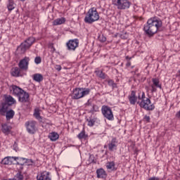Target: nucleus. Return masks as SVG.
Here are the masks:
<instances>
[{
	"label": "nucleus",
	"mask_w": 180,
	"mask_h": 180,
	"mask_svg": "<svg viewBox=\"0 0 180 180\" xmlns=\"http://www.w3.org/2000/svg\"><path fill=\"white\" fill-rule=\"evenodd\" d=\"M162 26V21L158 17H153L148 20L146 24L144 25L143 31L149 37L154 36L158 29Z\"/></svg>",
	"instance_id": "obj_1"
},
{
	"label": "nucleus",
	"mask_w": 180,
	"mask_h": 180,
	"mask_svg": "<svg viewBox=\"0 0 180 180\" xmlns=\"http://www.w3.org/2000/svg\"><path fill=\"white\" fill-rule=\"evenodd\" d=\"M97 20H99V13H98L96 8L93 7L87 12L84 18V22L89 25H92L94 22H96Z\"/></svg>",
	"instance_id": "obj_2"
},
{
	"label": "nucleus",
	"mask_w": 180,
	"mask_h": 180,
	"mask_svg": "<svg viewBox=\"0 0 180 180\" xmlns=\"http://www.w3.org/2000/svg\"><path fill=\"white\" fill-rule=\"evenodd\" d=\"M141 97V101L137 102L141 108H143L145 110H154V109H155V105L151 104V100L148 98H146V93L142 92Z\"/></svg>",
	"instance_id": "obj_3"
},
{
	"label": "nucleus",
	"mask_w": 180,
	"mask_h": 180,
	"mask_svg": "<svg viewBox=\"0 0 180 180\" xmlns=\"http://www.w3.org/2000/svg\"><path fill=\"white\" fill-rule=\"evenodd\" d=\"M36 41L33 37H30L24 41L18 48L17 51L18 54H25L26 50L30 49V46Z\"/></svg>",
	"instance_id": "obj_4"
},
{
	"label": "nucleus",
	"mask_w": 180,
	"mask_h": 180,
	"mask_svg": "<svg viewBox=\"0 0 180 180\" xmlns=\"http://www.w3.org/2000/svg\"><path fill=\"white\" fill-rule=\"evenodd\" d=\"M91 92V89L86 88H75L72 91V94H71L72 99H81V98H84V96H86V95H89Z\"/></svg>",
	"instance_id": "obj_5"
},
{
	"label": "nucleus",
	"mask_w": 180,
	"mask_h": 180,
	"mask_svg": "<svg viewBox=\"0 0 180 180\" xmlns=\"http://www.w3.org/2000/svg\"><path fill=\"white\" fill-rule=\"evenodd\" d=\"M112 4L117 6V9L124 10L130 8L131 2L129 0H112Z\"/></svg>",
	"instance_id": "obj_6"
},
{
	"label": "nucleus",
	"mask_w": 180,
	"mask_h": 180,
	"mask_svg": "<svg viewBox=\"0 0 180 180\" xmlns=\"http://www.w3.org/2000/svg\"><path fill=\"white\" fill-rule=\"evenodd\" d=\"M101 112L105 119L108 120H113L115 117H113V112L110 107L108 105H103L101 108Z\"/></svg>",
	"instance_id": "obj_7"
},
{
	"label": "nucleus",
	"mask_w": 180,
	"mask_h": 180,
	"mask_svg": "<svg viewBox=\"0 0 180 180\" xmlns=\"http://www.w3.org/2000/svg\"><path fill=\"white\" fill-rule=\"evenodd\" d=\"M79 44L78 39H70L66 43V47L69 51H75Z\"/></svg>",
	"instance_id": "obj_8"
},
{
	"label": "nucleus",
	"mask_w": 180,
	"mask_h": 180,
	"mask_svg": "<svg viewBox=\"0 0 180 180\" xmlns=\"http://www.w3.org/2000/svg\"><path fill=\"white\" fill-rule=\"evenodd\" d=\"M29 61H30V58L27 56L24 57L18 63L19 68L22 71H27L29 69Z\"/></svg>",
	"instance_id": "obj_9"
},
{
	"label": "nucleus",
	"mask_w": 180,
	"mask_h": 180,
	"mask_svg": "<svg viewBox=\"0 0 180 180\" xmlns=\"http://www.w3.org/2000/svg\"><path fill=\"white\" fill-rule=\"evenodd\" d=\"M27 131L30 134H34L36 133V122L28 121L25 123Z\"/></svg>",
	"instance_id": "obj_10"
},
{
	"label": "nucleus",
	"mask_w": 180,
	"mask_h": 180,
	"mask_svg": "<svg viewBox=\"0 0 180 180\" xmlns=\"http://www.w3.org/2000/svg\"><path fill=\"white\" fill-rule=\"evenodd\" d=\"M29 93L25 91V90H22L21 93H20V95L17 96L18 98L19 102H21L22 103H26V102H29Z\"/></svg>",
	"instance_id": "obj_11"
},
{
	"label": "nucleus",
	"mask_w": 180,
	"mask_h": 180,
	"mask_svg": "<svg viewBox=\"0 0 180 180\" xmlns=\"http://www.w3.org/2000/svg\"><path fill=\"white\" fill-rule=\"evenodd\" d=\"M11 92H13L14 96H19L21 92H23V89L16 85H12L10 88Z\"/></svg>",
	"instance_id": "obj_12"
},
{
	"label": "nucleus",
	"mask_w": 180,
	"mask_h": 180,
	"mask_svg": "<svg viewBox=\"0 0 180 180\" xmlns=\"http://www.w3.org/2000/svg\"><path fill=\"white\" fill-rule=\"evenodd\" d=\"M37 180H51V177L50 176V172L47 171H44L41 172L39 175L37 176Z\"/></svg>",
	"instance_id": "obj_13"
},
{
	"label": "nucleus",
	"mask_w": 180,
	"mask_h": 180,
	"mask_svg": "<svg viewBox=\"0 0 180 180\" xmlns=\"http://www.w3.org/2000/svg\"><path fill=\"white\" fill-rule=\"evenodd\" d=\"M109 151H115L117 150V139L116 138H112L110 143H108Z\"/></svg>",
	"instance_id": "obj_14"
},
{
	"label": "nucleus",
	"mask_w": 180,
	"mask_h": 180,
	"mask_svg": "<svg viewBox=\"0 0 180 180\" xmlns=\"http://www.w3.org/2000/svg\"><path fill=\"white\" fill-rule=\"evenodd\" d=\"M22 71L23 70L20 68L15 67L11 70V75L13 77H23Z\"/></svg>",
	"instance_id": "obj_15"
},
{
	"label": "nucleus",
	"mask_w": 180,
	"mask_h": 180,
	"mask_svg": "<svg viewBox=\"0 0 180 180\" xmlns=\"http://www.w3.org/2000/svg\"><path fill=\"white\" fill-rule=\"evenodd\" d=\"M8 109H9L8 105L2 102L0 104V115L1 116H5V115H6V112H7Z\"/></svg>",
	"instance_id": "obj_16"
},
{
	"label": "nucleus",
	"mask_w": 180,
	"mask_h": 180,
	"mask_svg": "<svg viewBox=\"0 0 180 180\" xmlns=\"http://www.w3.org/2000/svg\"><path fill=\"white\" fill-rule=\"evenodd\" d=\"M128 99L131 105H136V102H137V97L136 96L135 91H131V95L128 96Z\"/></svg>",
	"instance_id": "obj_17"
},
{
	"label": "nucleus",
	"mask_w": 180,
	"mask_h": 180,
	"mask_svg": "<svg viewBox=\"0 0 180 180\" xmlns=\"http://www.w3.org/2000/svg\"><path fill=\"white\" fill-rule=\"evenodd\" d=\"M27 161H32V160L17 157L15 165H21L23 167V165H25Z\"/></svg>",
	"instance_id": "obj_18"
},
{
	"label": "nucleus",
	"mask_w": 180,
	"mask_h": 180,
	"mask_svg": "<svg viewBox=\"0 0 180 180\" xmlns=\"http://www.w3.org/2000/svg\"><path fill=\"white\" fill-rule=\"evenodd\" d=\"M97 178H101L103 179H105L108 174H106V172L103 168L98 169L96 170Z\"/></svg>",
	"instance_id": "obj_19"
},
{
	"label": "nucleus",
	"mask_w": 180,
	"mask_h": 180,
	"mask_svg": "<svg viewBox=\"0 0 180 180\" xmlns=\"http://www.w3.org/2000/svg\"><path fill=\"white\" fill-rule=\"evenodd\" d=\"M4 103H6V105H8V106H12L13 103H15V98L12 97V96H8L5 98V101L3 102Z\"/></svg>",
	"instance_id": "obj_20"
},
{
	"label": "nucleus",
	"mask_w": 180,
	"mask_h": 180,
	"mask_svg": "<svg viewBox=\"0 0 180 180\" xmlns=\"http://www.w3.org/2000/svg\"><path fill=\"white\" fill-rule=\"evenodd\" d=\"M11 130H12V127L6 124H2L1 131L4 133V134H9V133H11Z\"/></svg>",
	"instance_id": "obj_21"
},
{
	"label": "nucleus",
	"mask_w": 180,
	"mask_h": 180,
	"mask_svg": "<svg viewBox=\"0 0 180 180\" xmlns=\"http://www.w3.org/2000/svg\"><path fill=\"white\" fill-rule=\"evenodd\" d=\"M60 135H58L57 132H52L49 135V139H50L51 141H57Z\"/></svg>",
	"instance_id": "obj_22"
},
{
	"label": "nucleus",
	"mask_w": 180,
	"mask_h": 180,
	"mask_svg": "<svg viewBox=\"0 0 180 180\" xmlns=\"http://www.w3.org/2000/svg\"><path fill=\"white\" fill-rule=\"evenodd\" d=\"M63 23H65V18H58L53 22V26H58V25H63Z\"/></svg>",
	"instance_id": "obj_23"
},
{
	"label": "nucleus",
	"mask_w": 180,
	"mask_h": 180,
	"mask_svg": "<svg viewBox=\"0 0 180 180\" xmlns=\"http://www.w3.org/2000/svg\"><path fill=\"white\" fill-rule=\"evenodd\" d=\"M7 120H11V119H13L15 116V111L13 110H7L5 115Z\"/></svg>",
	"instance_id": "obj_24"
},
{
	"label": "nucleus",
	"mask_w": 180,
	"mask_h": 180,
	"mask_svg": "<svg viewBox=\"0 0 180 180\" xmlns=\"http://www.w3.org/2000/svg\"><path fill=\"white\" fill-rule=\"evenodd\" d=\"M33 79L36 82H41V81L44 79L43 75L40 73H36L33 75Z\"/></svg>",
	"instance_id": "obj_25"
},
{
	"label": "nucleus",
	"mask_w": 180,
	"mask_h": 180,
	"mask_svg": "<svg viewBox=\"0 0 180 180\" xmlns=\"http://www.w3.org/2000/svg\"><path fill=\"white\" fill-rule=\"evenodd\" d=\"M7 8L8 11H13V9H15V3L13 2V0H8Z\"/></svg>",
	"instance_id": "obj_26"
},
{
	"label": "nucleus",
	"mask_w": 180,
	"mask_h": 180,
	"mask_svg": "<svg viewBox=\"0 0 180 180\" xmlns=\"http://www.w3.org/2000/svg\"><path fill=\"white\" fill-rule=\"evenodd\" d=\"M34 116L38 120H40L41 119V116H40V110L39 108H35L34 112Z\"/></svg>",
	"instance_id": "obj_27"
},
{
	"label": "nucleus",
	"mask_w": 180,
	"mask_h": 180,
	"mask_svg": "<svg viewBox=\"0 0 180 180\" xmlns=\"http://www.w3.org/2000/svg\"><path fill=\"white\" fill-rule=\"evenodd\" d=\"M86 121L88 122V126H89V127H92L94 126V124H95V122H96V119L95 118H89L86 120Z\"/></svg>",
	"instance_id": "obj_28"
},
{
	"label": "nucleus",
	"mask_w": 180,
	"mask_h": 180,
	"mask_svg": "<svg viewBox=\"0 0 180 180\" xmlns=\"http://www.w3.org/2000/svg\"><path fill=\"white\" fill-rule=\"evenodd\" d=\"M1 164H3L4 165H11V160L9 159V156L6 157L2 160Z\"/></svg>",
	"instance_id": "obj_29"
},
{
	"label": "nucleus",
	"mask_w": 180,
	"mask_h": 180,
	"mask_svg": "<svg viewBox=\"0 0 180 180\" xmlns=\"http://www.w3.org/2000/svg\"><path fill=\"white\" fill-rule=\"evenodd\" d=\"M86 137H88V136H86V134H85V131H82L78 135H77V138L79 140H82V139H86Z\"/></svg>",
	"instance_id": "obj_30"
},
{
	"label": "nucleus",
	"mask_w": 180,
	"mask_h": 180,
	"mask_svg": "<svg viewBox=\"0 0 180 180\" xmlns=\"http://www.w3.org/2000/svg\"><path fill=\"white\" fill-rule=\"evenodd\" d=\"M95 112H99V106L97 105L93 104L92 108L90 110L91 113H95Z\"/></svg>",
	"instance_id": "obj_31"
},
{
	"label": "nucleus",
	"mask_w": 180,
	"mask_h": 180,
	"mask_svg": "<svg viewBox=\"0 0 180 180\" xmlns=\"http://www.w3.org/2000/svg\"><path fill=\"white\" fill-rule=\"evenodd\" d=\"M108 84L109 86H112V89L117 87V84L113 82V80L110 79L108 81Z\"/></svg>",
	"instance_id": "obj_32"
},
{
	"label": "nucleus",
	"mask_w": 180,
	"mask_h": 180,
	"mask_svg": "<svg viewBox=\"0 0 180 180\" xmlns=\"http://www.w3.org/2000/svg\"><path fill=\"white\" fill-rule=\"evenodd\" d=\"M9 159H10V165H12V164L13 165H16V160H17V157H11L9 156Z\"/></svg>",
	"instance_id": "obj_33"
},
{
	"label": "nucleus",
	"mask_w": 180,
	"mask_h": 180,
	"mask_svg": "<svg viewBox=\"0 0 180 180\" xmlns=\"http://www.w3.org/2000/svg\"><path fill=\"white\" fill-rule=\"evenodd\" d=\"M98 39L101 43H105V41H106V37L103 36V34H100L98 37Z\"/></svg>",
	"instance_id": "obj_34"
},
{
	"label": "nucleus",
	"mask_w": 180,
	"mask_h": 180,
	"mask_svg": "<svg viewBox=\"0 0 180 180\" xmlns=\"http://www.w3.org/2000/svg\"><path fill=\"white\" fill-rule=\"evenodd\" d=\"M153 82L155 86H157V88H161V86L160 85V81L158 79H153Z\"/></svg>",
	"instance_id": "obj_35"
},
{
	"label": "nucleus",
	"mask_w": 180,
	"mask_h": 180,
	"mask_svg": "<svg viewBox=\"0 0 180 180\" xmlns=\"http://www.w3.org/2000/svg\"><path fill=\"white\" fill-rule=\"evenodd\" d=\"M15 178L17 180H23V175L21 173H17Z\"/></svg>",
	"instance_id": "obj_36"
},
{
	"label": "nucleus",
	"mask_w": 180,
	"mask_h": 180,
	"mask_svg": "<svg viewBox=\"0 0 180 180\" xmlns=\"http://www.w3.org/2000/svg\"><path fill=\"white\" fill-rule=\"evenodd\" d=\"M115 167V162H110L107 165V168L108 169H112Z\"/></svg>",
	"instance_id": "obj_37"
},
{
	"label": "nucleus",
	"mask_w": 180,
	"mask_h": 180,
	"mask_svg": "<svg viewBox=\"0 0 180 180\" xmlns=\"http://www.w3.org/2000/svg\"><path fill=\"white\" fill-rule=\"evenodd\" d=\"M35 64H40L41 63V58L40 56H37L34 59Z\"/></svg>",
	"instance_id": "obj_38"
},
{
	"label": "nucleus",
	"mask_w": 180,
	"mask_h": 180,
	"mask_svg": "<svg viewBox=\"0 0 180 180\" xmlns=\"http://www.w3.org/2000/svg\"><path fill=\"white\" fill-rule=\"evenodd\" d=\"M98 77L100 78H102L103 79H105V73H103V72L101 71V72H98Z\"/></svg>",
	"instance_id": "obj_39"
},
{
	"label": "nucleus",
	"mask_w": 180,
	"mask_h": 180,
	"mask_svg": "<svg viewBox=\"0 0 180 180\" xmlns=\"http://www.w3.org/2000/svg\"><path fill=\"white\" fill-rule=\"evenodd\" d=\"M89 161H90V162H93L94 164L96 163V162H95V157H94V155H90Z\"/></svg>",
	"instance_id": "obj_40"
},
{
	"label": "nucleus",
	"mask_w": 180,
	"mask_h": 180,
	"mask_svg": "<svg viewBox=\"0 0 180 180\" xmlns=\"http://www.w3.org/2000/svg\"><path fill=\"white\" fill-rule=\"evenodd\" d=\"M143 119H144V120H146V122H148V123H149V122H150V116L145 115Z\"/></svg>",
	"instance_id": "obj_41"
},
{
	"label": "nucleus",
	"mask_w": 180,
	"mask_h": 180,
	"mask_svg": "<svg viewBox=\"0 0 180 180\" xmlns=\"http://www.w3.org/2000/svg\"><path fill=\"white\" fill-rule=\"evenodd\" d=\"M56 70H57V71H61V65H56V67H55Z\"/></svg>",
	"instance_id": "obj_42"
},
{
	"label": "nucleus",
	"mask_w": 180,
	"mask_h": 180,
	"mask_svg": "<svg viewBox=\"0 0 180 180\" xmlns=\"http://www.w3.org/2000/svg\"><path fill=\"white\" fill-rule=\"evenodd\" d=\"M49 47H50V49H52V51H56V48H54V46L53 45V44H51L49 45Z\"/></svg>",
	"instance_id": "obj_43"
},
{
	"label": "nucleus",
	"mask_w": 180,
	"mask_h": 180,
	"mask_svg": "<svg viewBox=\"0 0 180 180\" xmlns=\"http://www.w3.org/2000/svg\"><path fill=\"white\" fill-rule=\"evenodd\" d=\"M25 164H27V165H32L33 164V160H31V161L27 160Z\"/></svg>",
	"instance_id": "obj_44"
},
{
	"label": "nucleus",
	"mask_w": 180,
	"mask_h": 180,
	"mask_svg": "<svg viewBox=\"0 0 180 180\" xmlns=\"http://www.w3.org/2000/svg\"><path fill=\"white\" fill-rule=\"evenodd\" d=\"M17 147H18V143H16V142H15L14 145H13V148L15 150V151H17Z\"/></svg>",
	"instance_id": "obj_45"
},
{
	"label": "nucleus",
	"mask_w": 180,
	"mask_h": 180,
	"mask_svg": "<svg viewBox=\"0 0 180 180\" xmlns=\"http://www.w3.org/2000/svg\"><path fill=\"white\" fill-rule=\"evenodd\" d=\"M148 180H160L158 177H151Z\"/></svg>",
	"instance_id": "obj_46"
},
{
	"label": "nucleus",
	"mask_w": 180,
	"mask_h": 180,
	"mask_svg": "<svg viewBox=\"0 0 180 180\" xmlns=\"http://www.w3.org/2000/svg\"><path fill=\"white\" fill-rule=\"evenodd\" d=\"M152 92H155L157 91V89L155 88V86H152Z\"/></svg>",
	"instance_id": "obj_47"
},
{
	"label": "nucleus",
	"mask_w": 180,
	"mask_h": 180,
	"mask_svg": "<svg viewBox=\"0 0 180 180\" xmlns=\"http://www.w3.org/2000/svg\"><path fill=\"white\" fill-rule=\"evenodd\" d=\"M138 99H139V101H141V96H140V93L139 94Z\"/></svg>",
	"instance_id": "obj_48"
},
{
	"label": "nucleus",
	"mask_w": 180,
	"mask_h": 180,
	"mask_svg": "<svg viewBox=\"0 0 180 180\" xmlns=\"http://www.w3.org/2000/svg\"><path fill=\"white\" fill-rule=\"evenodd\" d=\"M126 59H127V60H131V58H129V56H127V57H126Z\"/></svg>",
	"instance_id": "obj_49"
},
{
	"label": "nucleus",
	"mask_w": 180,
	"mask_h": 180,
	"mask_svg": "<svg viewBox=\"0 0 180 180\" xmlns=\"http://www.w3.org/2000/svg\"><path fill=\"white\" fill-rule=\"evenodd\" d=\"M121 39H126V37H124V35H121Z\"/></svg>",
	"instance_id": "obj_50"
},
{
	"label": "nucleus",
	"mask_w": 180,
	"mask_h": 180,
	"mask_svg": "<svg viewBox=\"0 0 180 180\" xmlns=\"http://www.w3.org/2000/svg\"><path fill=\"white\" fill-rule=\"evenodd\" d=\"M127 65L130 66V62H128Z\"/></svg>",
	"instance_id": "obj_51"
},
{
	"label": "nucleus",
	"mask_w": 180,
	"mask_h": 180,
	"mask_svg": "<svg viewBox=\"0 0 180 180\" xmlns=\"http://www.w3.org/2000/svg\"><path fill=\"white\" fill-rule=\"evenodd\" d=\"M22 2H25V1H26V0H20Z\"/></svg>",
	"instance_id": "obj_52"
},
{
	"label": "nucleus",
	"mask_w": 180,
	"mask_h": 180,
	"mask_svg": "<svg viewBox=\"0 0 180 180\" xmlns=\"http://www.w3.org/2000/svg\"><path fill=\"white\" fill-rule=\"evenodd\" d=\"M104 148H106V146H104Z\"/></svg>",
	"instance_id": "obj_53"
}]
</instances>
